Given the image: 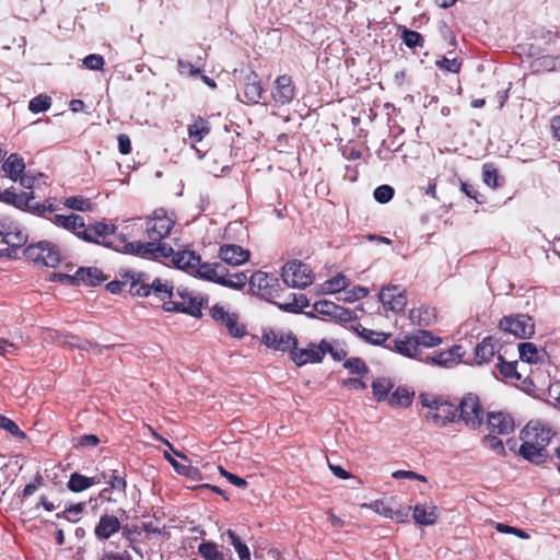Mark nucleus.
I'll return each mask as SVG.
<instances>
[{
  "label": "nucleus",
  "mask_w": 560,
  "mask_h": 560,
  "mask_svg": "<svg viewBox=\"0 0 560 560\" xmlns=\"http://www.w3.org/2000/svg\"><path fill=\"white\" fill-rule=\"evenodd\" d=\"M130 293L138 296H154L163 303L166 312H180L194 317H200L201 311L208 300L189 291L187 288H178L176 292L168 281L160 278L149 281V276L137 272L131 276Z\"/></svg>",
  "instance_id": "nucleus-1"
},
{
  "label": "nucleus",
  "mask_w": 560,
  "mask_h": 560,
  "mask_svg": "<svg viewBox=\"0 0 560 560\" xmlns=\"http://www.w3.org/2000/svg\"><path fill=\"white\" fill-rule=\"evenodd\" d=\"M175 221L164 209H156L147 220L145 232L149 242H129L124 245V252L145 259H167L173 248L162 240L167 237Z\"/></svg>",
  "instance_id": "nucleus-2"
},
{
  "label": "nucleus",
  "mask_w": 560,
  "mask_h": 560,
  "mask_svg": "<svg viewBox=\"0 0 560 560\" xmlns=\"http://www.w3.org/2000/svg\"><path fill=\"white\" fill-rule=\"evenodd\" d=\"M281 277L287 285L298 289H304L314 281L312 269L301 260L288 261L282 267Z\"/></svg>",
  "instance_id": "nucleus-3"
},
{
  "label": "nucleus",
  "mask_w": 560,
  "mask_h": 560,
  "mask_svg": "<svg viewBox=\"0 0 560 560\" xmlns=\"http://www.w3.org/2000/svg\"><path fill=\"white\" fill-rule=\"evenodd\" d=\"M25 255L28 259L51 268L56 267L61 260L59 248L46 241L26 247Z\"/></svg>",
  "instance_id": "nucleus-4"
},
{
  "label": "nucleus",
  "mask_w": 560,
  "mask_h": 560,
  "mask_svg": "<svg viewBox=\"0 0 560 560\" xmlns=\"http://www.w3.org/2000/svg\"><path fill=\"white\" fill-rule=\"evenodd\" d=\"M458 419L464 421L466 425L476 429L483 420V409L479 398L476 395L468 394L460 400Z\"/></svg>",
  "instance_id": "nucleus-5"
},
{
  "label": "nucleus",
  "mask_w": 560,
  "mask_h": 560,
  "mask_svg": "<svg viewBox=\"0 0 560 560\" xmlns=\"http://www.w3.org/2000/svg\"><path fill=\"white\" fill-rule=\"evenodd\" d=\"M500 328L517 338H530L535 332V324L527 315L505 316L500 320Z\"/></svg>",
  "instance_id": "nucleus-6"
},
{
  "label": "nucleus",
  "mask_w": 560,
  "mask_h": 560,
  "mask_svg": "<svg viewBox=\"0 0 560 560\" xmlns=\"http://www.w3.org/2000/svg\"><path fill=\"white\" fill-rule=\"evenodd\" d=\"M427 422L436 428H444L448 423L458 421V408L446 400H441L434 409L428 410L424 416Z\"/></svg>",
  "instance_id": "nucleus-7"
},
{
  "label": "nucleus",
  "mask_w": 560,
  "mask_h": 560,
  "mask_svg": "<svg viewBox=\"0 0 560 560\" xmlns=\"http://www.w3.org/2000/svg\"><path fill=\"white\" fill-rule=\"evenodd\" d=\"M552 438V432L549 428L542 425L538 421H530L521 432L522 443L527 444L533 448V445L546 447Z\"/></svg>",
  "instance_id": "nucleus-8"
},
{
  "label": "nucleus",
  "mask_w": 560,
  "mask_h": 560,
  "mask_svg": "<svg viewBox=\"0 0 560 560\" xmlns=\"http://www.w3.org/2000/svg\"><path fill=\"white\" fill-rule=\"evenodd\" d=\"M250 289L254 294H257L266 300L276 296L278 279L264 271L254 272L248 279Z\"/></svg>",
  "instance_id": "nucleus-9"
},
{
  "label": "nucleus",
  "mask_w": 560,
  "mask_h": 560,
  "mask_svg": "<svg viewBox=\"0 0 560 560\" xmlns=\"http://www.w3.org/2000/svg\"><path fill=\"white\" fill-rule=\"evenodd\" d=\"M381 303L393 312H401L407 304L405 290L398 285L384 288L378 294Z\"/></svg>",
  "instance_id": "nucleus-10"
},
{
  "label": "nucleus",
  "mask_w": 560,
  "mask_h": 560,
  "mask_svg": "<svg viewBox=\"0 0 560 560\" xmlns=\"http://www.w3.org/2000/svg\"><path fill=\"white\" fill-rule=\"evenodd\" d=\"M264 342L268 348L278 351H292L298 345L295 337L292 332H284L280 330H270L262 336Z\"/></svg>",
  "instance_id": "nucleus-11"
},
{
  "label": "nucleus",
  "mask_w": 560,
  "mask_h": 560,
  "mask_svg": "<svg viewBox=\"0 0 560 560\" xmlns=\"http://www.w3.org/2000/svg\"><path fill=\"white\" fill-rule=\"evenodd\" d=\"M116 226L113 224H106L104 222H96L89 226H84L82 230L81 238L86 242H92L109 247L110 244L105 241L108 235L114 234Z\"/></svg>",
  "instance_id": "nucleus-12"
},
{
  "label": "nucleus",
  "mask_w": 560,
  "mask_h": 560,
  "mask_svg": "<svg viewBox=\"0 0 560 560\" xmlns=\"http://www.w3.org/2000/svg\"><path fill=\"white\" fill-rule=\"evenodd\" d=\"M324 358V350L322 342L319 345L310 343L306 348H298L296 346L291 351V359L299 366L320 362Z\"/></svg>",
  "instance_id": "nucleus-13"
},
{
  "label": "nucleus",
  "mask_w": 560,
  "mask_h": 560,
  "mask_svg": "<svg viewBox=\"0 0 560 560\" xmlns=\"http://www.w3.org/2000/svg\"><path fill=\"white\" fill-rule=\"evenodd\" d=\"M0 236L12 247H22L27 242L25 232L12 221H0Z\"/></svg>",
  "instance_id": "nucleus-14"
},
{
  "label": "nucleus",
  "mask_w": 560,
  "mask_h": 560,
  "mask_svg": "<svg viewBox=\"0 0 560 560\" xmlns=\"http://www.w3.org/2000/svg\"><path fill=\"white\" fill-rule=\"evenodd\" d=\"M294 85L290 75L283 74L276 79L272 97L279 105L289 104L294 98Z\"/></svg>",
  "instance_id": "nucleus-15"
},
{
  "label": "nucleus",
  "mask_w": 560,
  "mask_h": 560,
  "mask_svg": "<svg viewBox=\"0 0 560 560\" xmlns=\"http://www.w3.org/2000/svg\"><path fill=\"white\" fill-rule=\"evenodd\" d=\"M219 257L231 266H240L249 260L250 253L236 244H225L219 249Z\"/></svg>",
  "instance_id": "nucleus-16"
},
{
  "label": "nucleus",
  "mask_w": 560,
  "mask_h": 560,
  "mask_svg": "<svg viewBox=\"0 0 560 560\" xmlns=\"http://www.w3.org/2000/svg\"><path fill=\"white\" fill-rule=\"evenodd\" d=\"M59 279H65L69 283H83L85 285L95 287L100 284L105 278L102 271L96 268H80L74 276L57 275Z\"/></svg>",
  "instance_id": "nucleus-17"
},
{
  "label": "nucleus",
  "mask_w": 560,
  "mask_h": 560,
  "mask_svg": "<svg viewBox=\"0 0 560 560\" xmlns=\"http://www.w3.org/2000/svg\"><path fill=\"white\" fill-rule=\"evenodd\" d=\"M488 429L498 434H509L514 430V420L502 411L488 415Z\"/></svg>",
  "instance_id": "nucleus-18"
},
{
  "label": "nucleus",
  "mask_w": 560,
  "mask_h": 560,
  "mask_svg": "<svg viewBox=\"0 0 560 560\" xmlns=\"http://www.w3.org/2000/svg\"><path fill=\"white\" fill-rule=\"evenodd\" d=\"M120 527V522L116 516L106 514L101 516L98 524L94 529V534L100 540H105L118 533Z\"/></svg>",
  "instance_id": "nucleus-19"
},
{
  "label": "nucleus",
  "mask_w": 560,
  "mask_h": 560,
  "mask_svg": "<svg viewBox=\"0 0 560 560\" xmlns=\"http://www.w3.org/2000/svg\"><path fill=\"white\" fill-rule=\"evenodd\" d=\"M195 276L218 283L219 279H223L224 266L220 262H202L201 258H199V264L195 269Z\"/></svg>",
  "instance_id": "nucleus-20"
},
{
  "label": "nucleus",
  "mask_w": 560,
  "mask_h": 560,
  "mask_svg": "<svg viewBox=\"0 0 560 560\" xmlns=\"http://www.w3.org/2000/svg\"><path fill=\"white\" fill-rule=\"evenodd\" d=\"M433 503L417 504L413 508V518L421 526L434 525L438 521V511Z\"/></svg>",
  "instance_id": "nucleus-21"
},
{
  "label": "nucleus",
  "mask_w": 560,
  "mask_h": 560,
  "mask_svg": "<svg viewBox=\"0 0 560 560\" xmlns=\"http://www.w3.org/2000/svg\"><path fill=\"white\" fill-rule=\"evenodd\" d=\"M172 258V262L182 270L187 271L190 275H195L196 266L199 264L200 256H197L194 252L183 250L174 253L168 257Z\"/></svg>",
  "instance_id": "nucleus-22"
},
{
  "label": "nucleus",
  "mask_w": 560,
  "mask_h": 560,
  "mask_svg": "<svg viewBox=\"0 0 560 560\" xmlns=\"http://www.w3.org/2000/svg\"><path fill=\"white\" fill-rule=\"evenodd\" d=\"M52 222L81 238L82 230L84 228V219L79 215L71 213L70 215L56 214Z\"/></svg>",
  "instance_id": "nucleus-23"
},
{
  "label": "nucleus",
  "mask_w": 560,
  "mask_h": 560,
  "mask_svg": "<svg viewBox=\"0 0 560 560\" xmlns=\"http://www.w3.org/2000/svg\"><path fill=\"white\" fill-rule=\"evenodd\" d=\"M262 95V88L260 80L255 72H250L245 77L244 81V96L247 103L257 104Z\"/></svg>",
  "instance_id": "nucleus-24"
},
{
  "label": "nucleus",
  "mask_w": 560,
  "mask_h": 560,
  "mask_svg": "<svg viewBox=\"0 0 560 560\" xmlns=\"http://www.w3.org/2000/svg\"><path fill=\"white\" fill-rule=\"evenodd\" d=\"M417 343L418 341L415 339L413 335L405 336L402 339L395 340V349L405 357L422 360L420 358L421 351Z\"/></svg>",
  "instance_id": "nucleus-25"
},
{
  "label": "nucleus",
  "mask_w": 560,
  "mask_h": 560,
  "mask_svg": "<svg viewBox=\"0 0 560 560\" xmlns=\"http://www.w3.org/2000/svg\"><path fill=\"white\" fill-rule=\"evenodd\" d=\"M2 170L5 175L13 182H16L25 170L23 159L18 154H11L3 163Z\"/></svg>",
  "instance_id": "nucleus-26"
},
{
  "label": "nucleus",
  "mask_w": 560,
  "mask_h": 560,
  "mask_svg": "<svg viewBox=\"0 0 560 560\" xmlns=\"http://www.w3.org/2000/svg\"><path fill=\"white\" fill-rule=\"evenodd\" d=\"M495 354V343L492 337L485 338L475 348V360L478 364L488 362Z\"/></svg>",
  "instance_id": "nucleus-27"
},
{
  "label": "nucleus",
  "mask_w": 560,
  "mask_h": 560,
  "mask_svg": "<svg viewBox=\"0 0 560 560\" xmlns=\"http://www.w3.org/2000/svg\"><path fill=\"white\" fill-rule=\"evenodd\" d=\"M518 453L526 460L537 464V465L544 463L546 460V458L548 457L546 447L533 445V448H532V447H528L527 444H525V443H522Z\"/></svg>",
  "instance_id": "nucleus-28"
},
{
  "label": "nucleus",
  "mask_w": 560,
  "mask_h": 560,
  "mask_svg": "<svg viewBox=\"0 0 560 560\" xmlns=\"http://www.w3.org/2000/svg\"><path fill=\"white\" fill-rule=\"evenodd\" d=\"M187 131L192 141V147H195V143L200 142L210 132V126L207 120L198 117L192 124L188 125Z\"/></svg>",
  "instance_id": "nucleus-29"
},
{
  "label": "nucleus",
  "mask_w": 560,
  "mask_h": 560,
  "mask_svg": "<svg viewBox=\"0 0 560 560\" xmlns=\"http://www.w3.org/2000/svg\"><path fill=\"white\" fill-rule=\"evenodd\" d=\"M349 280L346 276L339 273L328 280H326L320 285V291L324 294H332L337 292H341L346 290V288L349 285Z\"/></svg>",
  "instance_id": "nucleus-30"
},
{
  "label": "nucleus",
  "mask_w": 560,
  "mask_h": 560,
  "mask_svg": "<svg viewBox=\"0 0 560 560\" xmlns=\"http://www.w3.org/2000/svg\"><path fill=\"white\" fill-rule=\"evenodd\" d=\"M248 277L245 272H236L229 275L226 269L224 268V276L223 279H219V284L223 287H228L235 290L243 289L246 283L248 282Z\"/></svg>",
  "instance_id": "nucleus-31"
},
{
  "label": "nucleus",
  "mask_w": 560,
  "mask_h": 560,
  "mask_svg": "<svg viewBox=\"0 0 560 560\" xmlns=\"http://www.w3.org/2000/svg\"><path fill=\"white\" fill-rule=\"evenodd\" d=\"M387 399L393 407H408L411 404V394L407 388L398 387Z\"/></svg>",
  "instance_id": "nucleus-32"
},
{
  "label": "nucleus",
  "mask_w": 560,
  "mask_h": 560,
  "mask_svg": "<svg viewBox=\"0 0 560 560\" xmlns=\"http://www.w3.org/2000/svg\"><path fill=\"white\" fill-rule=\"evenodd\" d=\"M198 552L205 560H225L224 555L219 551L218 546L212 541L201 542Z\"/></svg>",
  "instance_id": "nucleus-33"
},
{
  "label": "nucleus",
  "mask_w": 560,
  "mask_h": 560,
  "mask_svg": "<svg viewBox=\"0 0 560 560\" xmlns=\"http://www.w3.org/2000/svg\"><path fill=\"white\" fill-rule=\"evenodd\" d=\"M393 383L388 378H377L372 383V390L377 401L388 398V393L393 388Z\"/></svg>",
  "instance_id": "nucleus-34"
},
{
  "label": "nucleus",
  "mask_w": 560,
  "mask_h": 560,
  "mask_svg": "<svg viewBox=\"0 0 560 560\" xmlns=\"http://www.w3.org/2000/svg\"><path fill=\"white\" fill-rule=\"evenodd\" d=\"M415 339L418 341V348L422 351V348H430L440 345L441 338L432 335L428 330H418L413 334Z\"/></svg>",
  "instance_id": "nucleus-35"
},
{
  "label": "nucleus",
  "mask_w": 560,
  "mask_h": 560,
  "mask_svg": "<svg viewBox=\"0 0 560 560\" xmlns=\"http://www.w3.org/2000/svg\"><path fill=\"white\" fill-rule=\"evenodd\" d=\"M225 534L229 537L231 545L235 548L240 560H250L249 549L241 541L240 537L232 529H228Z\"/></svg>",
  "instance_id": "nucleus-36"
},
{
  "label": "nucleus",
  "mask_w": 560,
  "mask_h": 560,
  "mask_svg": "<svg viewBox=\"0 0 560 560\" xmlns=\"http://www.w3.org/2000/svg\"><path fill=\"white\" fill-rule=\"evenodd\" d=\"M401 39L404 44L409 48L422 47L424 43L420 33L408 28L402 30Z\"/></svg>",
  "instance_id": "nucleus-37"
},
{
  "label": "nucleus",
  "mask_w": 560,
  "mask_h": 560,
  "mask_svg": "<svg viewBox=\"0 0 560 560\" xmlns=\"http://www.w3.org/2000/svg\"><path fill=\"white\" fill-rule=\"evenodd\" d=\"M520 358L526 362H537L538 361V350L534 343L530 342H522L518 345Z\"/></svg>",
  "instance_id": "nucleus-38"
},
{
  "label": "nucleus",
  "mask_w": 560,
  "mask_h": 560,
  "mask_svg": "<svg viewBox=\"0 0 560 560\" xmlns=\"http://www.w3.org/2000/svg\"><path fill=\"white\" fill-rule=\"evenodd\" d=\"M67 486L68 489L72 492H81L89 489V480L86 476H83L79 472H73L71 474Z\"/></svg>",
  "instance_id": "nucleus-39"
},
{
  "label": "nucleus",
  "mask_w": 560,
  "mask_h": 560,
  "mask_svg": "<svg viewBox=\"0 0 560 560\" xmlns=\"http://www.w3.org/2000/svg\"><path fill=\"white\" fill-rule=\"evenodd\" d=\"M51 106V98L47 95L39 94L36 97L32 98L28 103V109L32 113H42L49 109Z\"/></svg>",
  "instance_id": "nucleus-40"
},
{
  "label": "nucleus",
  "mask_w": 560,
  "mask_h": 560,
  "mask_svg": "<svg viewBox=\"0 0 560 560\" xmlns=\"http://www.w3.org/2000/svg\"><path fill=\"white\" fill-rule=\"evenodd\" d=\"M360 336L372 345H382L389 338V334L383 331H375L368 328H362Z\"/></svg>",
  "instance_id": "nucleus-41"
},
{
  "label": "nucleus",
  "mask_w": 560,
  "mask_h": 560,
  "mask_svg": "<svg viewBox=\"0 0 560 560\" xmlns=\"http://www.w3.org/2000/svg\"><path fill=\"white\" fill-rule=\"evenodd\" d=\"M224 326L229 334L234 338H241L246 332L245 326L238 323V315L236 313L232 315V317L226 318V324Z\"/></svg>",
  "instance_id": "nucleus-42"
},
{
  "label": "nucleus",
  "mask_w": 560,
  "mask_h": 560,
  "mask_svg": "<svg viewBox=\"0 0 560 560\" xmlns=\"http://www.w3.org/2000/svg\"><path fill=\"white\" fill-rule=\"evenodd\" d=\"M293 301L280 305L281 308L289 312H299L308 306V300L304 294H292Z\"/></svg>",
  "instance_id": "nucleus-43"
},
{
  "label": "nucleus",
  "mask_w": 560,
  "mask_h": 560,
  "mask_svg": "<svg viewBox=\"0 0 560 560\" xmlns=\"http://www.w3.org/2000/svg\"><path fill=\"white\" fill-rule=\"evenodd\" d=\"M0 428L8 431L18 439H25V433L22 430H20L18 424L2 415H0Z\"/></svg>",
  "instance_id": "nucleus-44"
},
{
  "label": "nucleus",
  "mask_w": 560,
  "mask_h": 560,
  "mask_svg": "<svg viewBox=\"0 0 560 560\" xmlns=\"http://www.w3.org/2000/svg\"><path fill=\"white\" fill-rule=\"evenodd\" d=\"M343 366L352 374H363L368 372L364 361L360 358H350L345 361Z\"/></svg>",
  "instance_id": "nucleus-45"
},
{
  "label": "nucleus",
  "mask_w": 560,
  "mask_h": 560,
  "mask_svg": "<svg viewBox=\"0 0 560 560\" xmlns=\"http://www.w3.org/2000/svg\"><path fill=\"white\" fill-rule=\"evenodd\" d=\"M65 206L78 211H88L91 209V202L82 197H69L65 200Z\"/></svg>",
  "instance_id": "nucleus-46"
},
{
  "label": "nucleus",
  "mask_w": 560,
  "mask_h": 560,
  "mask_svg": "<svg viewBox=\"0 0 560 560\" xmlns=\"http://www.w3.org/2000/svg\"><path fill=\"white\" fill-rule=\"evenodd\" d=\"M314 310L324 315H337V312L340 310L334 302L330 301H318L314 304Z\"/></svg>",
  "instance_id": "nucleus-47"
},
{
  "label": "nucleus",
  "mask_w": 560,
  "mask_h": 560,
  "mask_svg": "<svg viewBox=\"0 0 560 560\" xmlns=\"http://www.w3.org/2000/svg\"><path fill=\"white\" fill-rule=\"evenodd\" d=\"M499 359V369L502 375L509 378H521V375L516 371V366L514 363L505 362L501 355L498 357Z\"/></svg>",
  "instance_id": "nucleus-48"
},
{
  "label": "nucleus",
  "mask_w": 560,
  "mask_h": 560,
  "mask_svg": "<svg viewBox=\"0 0 560 560\" xmlns=\"http://www.w3.org/2000/svg\"><path fill=\"white\" fill-rule=\"evenodd\" d=\"M322 347L324 350V355L329 353L335 361H341L346 358L347 352L339 347H334L330 342L326 340H322Z\"/></svg>",
  "instance_id": "nucleus-49"
},
{
  "label": "nucleus",
  "mask_w": 560,
  "mask_h": 560,
  "mask_svg": "<svg viewBox=\"0 0 560 560\" xmlns=\"http://www.w3.org/2000/svg\"><path fill=\"white\" fill-rule=\"evenodd\" d=\"M373 195L376 201L386 203L393 198L394 189L388 185H381L374 190Z\"/></svg>",
  "instance_id": "nucleus-50"
},
{
  "label": "nucleus",
  "mask_w": 560,
  "mask_h": 560,
  "mask_svg": "<svg viewBox=\"0 0 560 560\" xmlns=\"http://www.w3.org/2000/svg\"><path fill=\"white\" fill-rule=\"evenodd\" d=\"M483 444L499 455L505 454V448L502 440L494 435H486L483 438Z\"/></svg>",
  "instance_id": "nucleus-51"
},
{
  "label": "nucleus",
  "mask_w": 560,
  "mask_h": 560,
  "mask_svg": "<svg viewBox=\"0 0 560 560\" xmlns=\"http://www.w3.org/2000/svg\"><path fill=\"white\" fill-rule=\"evenodd\" d=\"M369 291L364 287H355L352 290L346 291L345 296L342 298L346 302H354L361 300L368 295Z\"/></svg>",
  "instance_id": "nucleus-52"
},
{
  "label": "nucleus",
  "mask_w": 560,
  "mask_h": 560,
  "mask_svg": "<svg viewBox=\"0 0 560 560\" xmlns=\"http://www.w3.org/2000/svg\"><path fill=\"white\" fill-rule=\"evenodd\" d=\"M234 314L235 313H230L222 305H219V304H215L211 308V316H212V318L215 322L220 323L221 325H225L226 324V318L228 317H232V315H234Z\"/></svg>",
  "instance_id": "nucleus-53"
},
{
  "label": "nucleus",
  "mask_w": 560,
  "mask_h": 560,
  "mask_svg": "<svg viewBox=\"0 0 560 560\" xmlns=\"http://www.w3.org/2000/svg\"><path fill=\"white\" fill-rule=\"evenodd\" d=\"M104 63V58L96 54H91L83 59V65L90 70H101Z\"/></svg>",
  "instance_id": "nucleus-54"
},
{
  "label": "nucleus",
  "mask_w": 560,
  "mask_h": 560,
  "mask_svg": "<svg viewBox=\"0 0 560 560\" xmlns=\"http://www.w3.org/2000/svg\"><path fill=\"white\" fill-rule=\"evenodd\" d=\"M126 480L119 475H116L115 472L110 476L109 479V489L118 494H124L126 490Z\"/></svg>",
  "instance_id": "nucleus-55"
},
{
  "label": "nucleus",
  "mask_w": 560,
  "mask_h": 560,
  "mask_svg": "<svg viewBox=\"0 0 560 560\" xmlns=\"http://www.w3.org/2000/svg\"><path fill=\"white\" fill-rule=\"evenodd\" d=\"M436 65L439 68L444 69L448 72L457 73L460 70L462 63L456 58L448 59L444 57L442 60L438 61Z\"/></svg>",
  "instance_id": "nucleus-56"
},
{
  "label": "nucleus",
  "mask_w": 560,
  "mask_h": 560,
  "mask_svg": "<svg viewBox=\"0 0 560 560\" xmlns=\"http://www.w3.org/2000/svg\"><path fill=\"white\" fill-rule=\"evenodd\" d=\"M482 176L485 184L489 187L495 188L498 186V172L492 166L485 165Z\"/></svg>",
  "instance_id": "nucleus-57"
},
{
  "label": "nucleus",
  "mask_w": 560,
  "mask_h": 560,
  "mask_svg": "<svg viewBox=\"0 0 560 560\" xmlns=\"http://www.w3.org/2000/svg\"><path fill=\"white\" fill-rule=\"evenodd\" d=\"M495 529L502 534H514L522 539L529 538V535L527 533H525L523 529L512 527V526H509V525H505L502 523H497Z\"/></svg>",
  "instance_id": "nucleus-58"
},
{
  "label": "nucleus",
  "mask_w": 560,
  "mask_h": 560,
  "mask_svg": "<svg viewBox=\"0 0 560 560\" xmlns=\"http://www.w3.org/2000/svg\"><path fill=\"white\" fill-rule=\"evenodd\" d=\"M370 509H372L374 512L383 515L386 518H389L392 516V508L388 506L384 501L376 500L368 505Z\"/></svg>",
  "instance_id": "nucleus-59"
},
{
  "label": "nucleus",
  "mask_w": 560,
  "mask_h": 560,
  "mask_svg": "<svg viewBox=\"0 0 560 560\" xmlns=\"http://www.w3.org/2000/svg\"><path fill=\"white\" fill-rule=\"evenodd\" d=\"M431 362L436 365L448 366L450 364L455 362V360L453 358L452 351H448V352H441L438 355L432 357Z\"/></svg>",
  "instance_id": "nucleus-60"
},
{
  "label": "nucleus",
  "mask_w": 560,
  "mask_h": 560,
  "mask_svg": "<svg viewBox=\"0 0 560 560\" xmlns=\"http://www.w3.org/2000/svg\"><path fill=\"white\" fill-rule=\"evenodd\" d=\"M219 471L222 476H224L235 487L245 488L247 486V481L245 479L226 471L223 467H219Z\"/></svg>",
  "instance_id": "nucleus-61"
},
{
  "label": "nucleus",
  "mask_w": 560,
  "mask_h": 560,
  "mask_svg": "<svg viewBox=\"0 0 560 560\" xmlns=\"http://www.w3.org/2000/svg\"><path fill=\"white\" fill-rule=\"evenodd\" d=\"M65 343L69 345L70 347L78 348L81 350H88L92 347V343L90 341L83 340L77 336L67 337Z\"/></svg>",
  "instance_id": "nucleus-62"
},
{
  "label": "nucleus",
  "mask_w": 560,
  "mask_h": 560,
  "mask_svg": "<svg viewBox=\"0 0 560 560\" xmlns=\"http://www.w3.org/2000/svg\"><path fill=\"white\" fill-rule=\"evenodd\" d=\"M98 560H132V557L127 550L124 552L106 551Z\"/></svg>",
  "instance_id": "nucleus-63"
},
{
  "label": "nucleus",
  "mask_w": 560,
  "mask_h": 560,
  "mask_svg": "<svg viewBox=\"0 0 560 560\" xmlns=\"http://www.w3.org/2000/svg\"><path fill=\"white\" fill-rule=\"evenodd\" d=\"M84 506H85V503L74 504V505L70 506L69 509L65 510L62 512V516L69 521H77V518H73V517H77L80 513H82Z\"/></svg>",
  "instance_id": "nucleus-64"
}]
</instances>
